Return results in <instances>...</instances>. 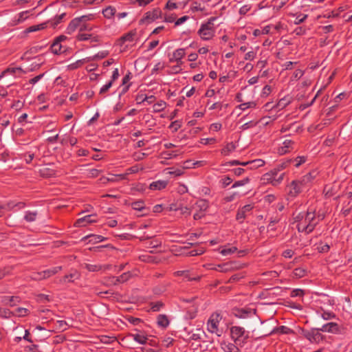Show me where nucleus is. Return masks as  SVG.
Wrapping results in <instances>:
<instances>
[{
    "label": "nucleus",
    "instance_id": "obj_1",
    "mask_svg": "<svg viewBox=\"0 0 352 352\" xmlns=\"http://www.w3.org/2000/svg\"><path fill=\"white\" fill-rule=\"evenodd\" d=\"M324 218V214H317L315 210L311 209L306 212H300L294 217L298 231L306 234L312 232Z\"/></svg>",
    "mask_w": 352,
    "mask_h": 352
},
{
    "label": "nucleus",
    "instance_id": "obj_2",
    "mask_svg": "<svg viewBox=\"0 0 352 352\" xmlns=\"http://www.w3.org/2000/svg\"><path fill=\"white\" fill-rule=\"evenodd\" d=\"M216 17H210L207 21L202 23L197 31L198 35L203 41H210L213 38L216 32L214 21Z\"/></svg>",
    "mask_w": 352,
    "mask_h": 352
},
{
    "label": "nucleus",
    "instance_id": "obj_3",
    "mask_svg": "<svg viewBox=\"0 0 352 352\" xmlns=\"http://www.w3.org/2000/svg\"><path fill=\"white\" fill-rule=\"evenodd\" d=\"M283 168V165H281L280 167L275 168L265 173L261 178L263 183L270 184L274 186L279 185L283 182L285 176L284 173L279 174L280 170Z\"/></svg>",
    "mask_w": 352,
    "mask_h": 352
},
{
    "label": "nucleus",
    "instance_id": "obj_4",
    "mask_svg": "<svg viewBox=\"0 0 352 352\" xmlns=\"http://www.w3.org/2000/svg\"><path fill=\"white\" fill-rule=\"evenodd\" d=\"M230 336L236 344L245 343L249 338L248 332L239 326H233L230 328Z\"/></svg>",
    "mask_w": 352,
    "mask_h": 352
},
{
    "label": "nucleus",
    "instance_id": "obj_5",
    "mask_svg": "<svg viewBox=\"0 0 352 352\" xmlns=\"http://www.w3.org/2000/svg\"><path fill=\"white\" fill-rule=\"evenodd\" d=\"M222 318L218 313H213L207 322V330L211 333L221 336L222 331L219 329V326Z\"/></svg>",
    "mask_w": 352,
    "mask_h": 352
},
{
    "label": "nucleus",
    "instance_id": "obj_6",
    "mask_svg": "<svg viewBox=\"0 0 352 352\" xmlns=\"http://www.w3.org/2000/svg\"><path fill=\"white\" fill-rule=\"evenodd\" d=\"M160 18H162V11L159 8H156L146 12L140 20V24H150Z\"/></svg>",
    "mask_w": 352,
    "mask_h": 352
},
{
    "label": "nucleus",
    "instance_id": "obj_7",
    "mask_svg": "<svg viewBox=\"0 0 352 352\" xmlns=\"http://www.w3.org/2000/svg\"><path fill=\"white\" fill-rule=\"evenodd\" d=\"M239 267L235 262H228L223 264H219L211 267V270H216L220 272H228L234 270L239 269Z\"/></svg>",
    "mask_w": 352,
    "mask_h": 352
},
{
    "label": "nucleus",
    "instance_id": "obj_8",
    "mask_svg": "<svg viewBox=\"0 0 352 352\" xmlns=\"http://www.w3.org/2000/svg\"><path fill=\"white\" fill-rule=\"evenodd\" d=\"M61 269L62 267L60 266H58L52 267V269L44 270L41 272L35 274L33 276V278L35 280H41L49 278L52 275L58 273L59 271L61 270Z\"/></svg>",
    "mask_w": 352,
    "mask_h": 352
},
{
    "label": "nucleus",
    "instance_id": "obj_9",
    "mask_svg": "<svg viewBox=\"0 0 352 352\" xmlns=\"http://www.w3.org/2000/svg\"><path fill=\"white\" fill-rule=\"evenodd\" d=\"M288 188V195L292 197H297L302 190L303 188L301 186L300 182L296 180H293L287 186Z\"/></svg>",
    "mask_w": 352,
    "mask_h": 352
},
{
    "label": "nucleus",
    "instance_id": "obj_10",
    "mask_svg": "<svg viewBox=\"0 0 352 352\" xmlns=\"http://www.w3.org/2000/svg\"><path fill=\"white\" fill-rule=\"evenodd\" d=\"M134 331L135 333H129L128 336L133 338L134 341L140 344H146L148 340L147 334L145 332L140 331L137 329H134Z\"/></svg>",
    "mask_w": 352,
    "mask_h": 352
},
{
    "label": "nucleus",
    "instance_id": "obj_11",
    "mask_svg": "<svg viewBox=\"0 0 352 352\" xmlns=\"http://www.w3.org/2000/svg\"><path fill=\"white\" fill-rule=\"evenodd\" d=\"M319 329H314L305 334V338L311 343H319L323 340V336Z\"/></svg>",
    "mask_w": 352,
    "mask_h": 352
},
{
    "label": "nucleus",
    "instance_id": "obj_12",
    "mask_svg": "<svg viewBox=\"0 0 352 352\" xmlns=\"http://www.w3.org/2000/svg\"><path fill=\"white\" fill-rule=\"evenodd\" d=\"M96 214H88L83 217L79 218L74 223V226L76 227H85L88 224L97 222V219H96Z\"/></svg>",
    "mask_w": 352,
    "mask_h": 352
},
{
    "label": "nucleus",
    "instance_id": "obj_13",
    "mask_svg": "<svg viewBox=\"0 0 352 352\" xmlns=\"http://www.w3.org/2000/svg\"><path fill=\"white\" fill-rule=\"evenodd\" d=\"M318 175L316 170H312L307 174L302 176L300 179H298L303 188H307L311 185Z\"/></svg>",
    "mask_w": 352,
    "mask_h": 352
},
{
    "label": "nucleus",
    "instance_id": "obj_14",
    "mask_svg": "<svg viewBox=\"0 0 352 352\" xmlns=\"http://www.w3.org/2000/svg\"><path fill=\"white\" fill-rule=\"evenodd\" d=\"M185 55L186 51L184 48L177 49L173 52L171 57L169 58V62L176 63L178 65H182V58L185 56Z\"/></svg>",
    "mask_w": 352,
    "mask_h": 352
},
{
    "label": "nucleus",
    "instance_id": "obj_15",
    "mask_svg": "<svg viewBox=\"0 0 352 352\" xmlns=\"http://www.w3.org/2000/svg\"><path fill=\"white\" fill-rule=\"evenodd\" d=\"M294 142L292 140H285L282 144L278 148V153L280 155H285L287 153L291 152L294 148Z\"/></svg>",
    "mask_w": 352,
    "mask_h": 352
},
{
    "label": "nucleus",
    "instance_id": "obj_16",
    "mask_svg": "<svg viewBox=\"0 0 352 352\" xmlns=\"http://www.w3.org/2000/svg\"><path fill=\"white\" fill-rule=\"evenodd\" d=\"M85 16H80L76 17L74 19H72L70 23H69L66 32L68 34H73L78 28H80L81 23H82L83 18Z\"/></svg>",
    "mask_w": 352,
    "mask_h": 352
},
{
    "label": "nucleus",
    "instance_id": "obj_17",
    "mask_svg": "<svg viewBox=\"0 0 352 352\" xmlns=\"http://www.w3.org/2000/svg\"><path fill=\"white\" fill-rule=\"evenodd\" d=\"M321 331L327 332L334 334H338L340 333L339 325L336 322H328L319 328Z\"/></svg>",
    "mask_w": 352,
    "mask_h": 352
},
{
    "label": "nucleus",
    "instance_id": "obj_18",
    "mask_svg": "<svg viewBox=\"0 0 352 352\" xmlns=\"http://www.w3.org/2000/svg\"><path fill=\"white\" fill-rule=\"evenodd\" d=\"M31 10H25L21 12L12 19L10 22L11 25L14 26L23 23L29 18V14Z\"/></svg>",
    "mask_w": 352,
    "mask_h": 352
},
{
    "label": "nucleus",
    "instance_id": "obj_19",
    "mask_svg": "<svg viewBox=\"0 0 352 352\" xmlns=\"http://www.w3.org/2000/svg\"><path fill=\"white\" fill-rule=\"evenodd\" d=\"M253 208L251 204H247L239 209L236 213V219L240 222H243L246 217V213L250 212Z\"/></svg>",
    "mask_w": 352,
    "mask_h": 352
},
{
    "label": "nucleus",
    "instance_id": "obj_20",
    "mask_svg": "<svg viewBox=\"0 0 352 352\" xmlns=\"http://www.w3.org/2000/svg\"><path fill=\"white\" fill-rule=\"evenodd\" d=\"M77 39L80 41L90 40L91 42H98L100 41L99 36L90 33H78Z\"/></svg>",
    "mask_w": 352,
    "mask_h": 352
},
{
    "label": "nucleus",
    "instance_id": "obj_21",
    "mask_svg": "<svg viewBox=\"0 0 352 352\" xmlns=\"http://www.w3.org/2000/svg\"><path fill=\"white\" fill-rule=\"evenodd\" d=\"M238 344L228 342H222L221 343V349L224 352H241L240 349L237 346Z\"/></svg>",
    "mask_w": 352,
    "mask_h": 352
},
{
    "label": "nucleus",
    "instance_id": "obj_22",
    "mask_svg": "<svg viewBox=\"0 0 352 352\" xmlns=\"http://www.w3.org/2000/svg\"><path fill=\"white\" fill-rule=\"evenodd\" d=\"M175 276H183L184 280L188 281L199 280L200 277L199 276H192L189 270L177 271L174 273Z\"/></svg>",
    "mask_w": 352,
    "mask_h": 352
},
{
    "label": "nucleus",
    "instance_id": "obj_23",
    "mask_svg": "<svg viewBox=\"0 0 352 352\" xmlns=\"http://www.w3.org/2000/svg\"><path fill=\"white\" fill-rule=\"evenodd\" d=\"M293 100V98L290 95H287L283 98H280L277 104H276V108L278 110L285 109L287 106H288Z\"/></svg>",
    "mask_w": 352,
    "mask_h": 352
},
{
    "label": "nucleus",
    "instance_id": "obj_24",
    "mask_svg": "<svg viewBox=\"0 0 352 352\" xmlns=\"http://www.w3.org/2000/svg\"><path fill=\"white\" fill-rule=\"evenodd\" d=\"M1 302L5 305L14 306L19 302V298L17 296H4L1 297Z\"/></svg>",
    "mask_w": 352,
    "mask_h": 352
},
{
    "label": "nucleus",
    "instance_id": "obj_25",
    "mask_svg": "<svg viewBox=\"0 0 352 352\" xmlns=\"http://www.w3.org/2000/svg\"><path fill=\"white\" fill-rule=\"evenodd\" d=\"M168 184V182L165 180H157L155 182H153L150 186L149 188L152 190H160L166 187Z\"/></svg>",
    "mask_w": 352,
    "mask_h": 352
},
{
    "label": "nucleus",
    "instance_id": "obj_26",
    "mask_svg": "<svg viewBox=\"0 0 352 352\" xmlns=\"http://www.w3.org/2000/svg\"><path fill=\"white\" fill-rule=\"evenodd\" d=\"M157 324L159 327L166 329L169 326L170 320L165 314H160L157 318Z\"/></svg>",
    "mask_w": 352,
    "mask_h": 352
},
{
    "label": "nucleus",
    "instance_id": "obj_27",
    "mask_svg": "<svg viewBox=\"0 0 352 352\" xmlns=\"http://www.w3.org/2000/svg\"><path fill=\"white\" fill-rule=\"evenodd\" d=\"M208 207V201L206 199H199L195 203V209L201 212H205Z\"/></svg>",
    "mask_w": 352,
    "mask_h": 352
},
{
    "label": "nucleus",
    "instance_id": "obj_28",
    "mask_svg": "<svg viewBox=\"0 0 352 352\" xmlns=\"http://www.w3.org/2000/svg\"><path fill=\"white\" fill-rule=\"evenodd\" d=\"M132 276V274L130 272H124L118 277H112L113 280V283L116 285L118 283H124L129 280Z\"/></svg>",
    "mask_w": 352,
    "mask_h": 352
},
{
    "label": "nucleus",
    "instance_id": "obj_29",
    "mask_svg": "<svg viewBox=\"0 0 352 352\" xmlns=\"http://www.w3.org/2000/svg\"><path fill=\"white\" fill-rule=\"evenodd\" d=\"M85 239H89V243H96L104 241L106 238L101 235L89 234L82 239V241Z\"/></svg>",
    "mask_w": 352,
    "mask_h": 352
},
{
    "label": "nucleus",
    "instance_id": "obj_30",
    "mask_svg": "<svg viewBox=\"0 0 352 352\" xmlns=\"http://www.w3.org/2000/svg\"><path fill=\"white\" fill-rule=\"evenodd\" d=\"M47 23H42L38 25H32L28 28H26L24 31L25 34H28L30 32H34L39 30H42L47 27Z\"/></svg>",
    "mask_w": 352,
    "mask_h": 352
},
{
    "label": "nucleus",
    "instance_id": "obj_31",
    "mask_svg": "<svg viewBox=\"0 0 352 352\" xmlns=\"http://www.w3.org/2000/svg\"><path fill=\"white\" fill-rule=\"evenodd\" d=\"M236 149V145L234 142H231L228 143L221 151L222 155L227 156L229 155Z\"/></svg>",
    "mask_w": 352,
    "mask_h": 352
},
{
    "label": "nucleus",
    "instance_id": "obj_32",
    "mask_svg": "<svg viewBox=\"0 0 352 352\" xmlns=\"http://www.w3.org/2000/svg\"><path fill=\"white\" fill-rule=\"evenodd\" d=\"M39 173L40 175L44 177H51L56 175L54 170L47 166H43L39 170Z\"/></svg>",
    "mask_w": 352,
    "mask_h": 352
},
{
    "label": "nucleus",
    "instance_id": "obj_33",
    "mask_svg": "<svg viewBox=\"0 0 352 352\" xmlns=\"http://www.w3.org/2000/svg\"><path fill=\"white\" fill-rule=\"evenodd\" d=\"M135 36L136 32L135 30L130 31L120 38V41L122 43H124L125 42H133L135 40Z\"/></svg>",
    "mask_w": 352,
    "mask_h": 352
},
{
    "label": "nucleus",
    "instance_id": "obj_34",
    "mask_svg": "<svg viewBox=\"0 0 352 352\" xmlns=\"http://www.w3.org/2000/svg\"><path fill=\"white\" fill-rule=\"evenodd\" d=\"M37 215L38 212L36 211L28 210L25 212L24 219L27 222H33L36 221Z\"/></svg>",
    "mask_w": 352,
    "mask_h": 352
},
{
    "label": "nucleus",
    "instance_id": "obj_35",
    "mask_svg": "<svg viewBox=\"0 0 352 352\" xmlns=\"http://www.w3.org/2000/svg\"><path fill=\"white\" fill-rule=\"evenodd\" d=\"M237 251V248L235 246L227 247L226 245L221 248L220 253L223 256H228L235 253Z\"/></svg>",
    "mask_w": 352,
    "mask_h": 352
},
{
    "label": "nucleus",
    "instance_id": "obj_36",
    "mask_svg": "<svg viewBox=\"0 0 352 352\" xmlns=\"http://www.w3.org/2000/svg\"><path fill=\"white\" fill-rule=\"evenodd\" d=\"M116 10L112 6H108L102 10L104 16L107 19H111L116 14Z\"/></svg>",
    "mask_w": 352,
    "mask_h": 352
},
{
    "label": "nucleus",
    "instance_id": "obj_37",
    "mask_svg": "<svg viewBox=\"0 0 352 352\" xmlns=\"http://www.w3.org/2000/svg\"><path fill=\"white\" fill-rule=\"evenodd\" d=\"M82 266L84 268L91 272H99L102 270V265L84 263Z\"/></svg>",
    "mask_w": 352,
    "mask_h": 352
},
{
    "label": "nucleus",
    "instance_id": "obj_38",
    "mask_svg": "<svg viewBox=\"0 0 352 352\" xmlns=\"http://www.w3.org/2000/svg\"><path fill=\"white\" fill-rule=\"evenodd\" d=\"M256 102L255 101H250L248 102H243L240 104L237 108L241 111H245L248 109H255L256 107Z\"/></svg>",
    "mask_w": 352,
    "mask_h": 352
},
{
    "label": "nucleus",
    "instance_id": "obj_39",
    "mask_svg": "<svg viewBox=\"0 0 352 352\" xmlns=\"http://www.w3.org/2000/svg\"><path fill=\"white\" fill-rule=\"evenodd\" d=\"M19 73H24L21 67H10L3 72L0 76H3L6 74H17Z\"/></svg>",
    "mask_w": 352,
    "mask_h": 352
},
{
    "label": "nucleus",
    "instance_id": "obj_40",
    "mask_svg": "<svg viewBox=\"0 0 352 352\" xmlns=\"http://www.w3.org/2000/svg\"><path fill=\"white\" fill-rule=\"evenodd\" d=\"M265 165V161L261 159H256L250 161V168L255 169Z\"/></svg>",
    "mask_w": 352,
    "mask_h": 352
},
{
    "label": "nucleus",
    "instance_id": "obj_41",
    "mask_svg": "<svg viewBox=\"0 0 352 352\" xmlns=\"http://www.w3.org/2000/svg\"><path fill=\"white\" fill-rule=\"evenodd\" d=\"M294 17H295V20L294 21V24L298 25L303 23L307 18L308 15L305 14H292Z\"/></svg>",
    "mask_w": 352,
    "mask_h": 352
},
{
    "label": "nucleus",
    "instance_id": "obj_42",
    "mask_svg": "<svg viewBox=\"0 0 352 352\" xmlns=\"http://www.w3.org/2000/svg\"><path fill=\"white\" fill-rule=\"evenodd\" d=\"M56 329L60 331H65L69 327L68 323L65 320H57L56 322Z\"/></svg>",
    "mask_w": 352,
    "mask_h": 352
},
{
    "label": "nucleus",
    "instance_id": "obj_43",
    "mask_svg": "<svg viewBox=\"0 0 352 352\" xmlns=\"http://www.w3.org/2000/svg\"><path fill=\"white\" fill-rule=\"evenodd\" d=\"M65 15V13H62L59 15L56 16L54 19H52L51 21H50L47 23H50L52 27L55 28L58 24L61 23Z\"/></svg>",
    "mask_w": 352,
    "mask_h": 352
},
{
    "label": "nucleus",
    "instance_id": "obj_44",
    "mask_svg": "<svg viewBox=\"0 0 352 352\" xmlns=\"http://www.w3.org/2000/svg\"><path fill=\"white\" fill-rule=\"evenodd\" d=\"M306 270L302 267H298L294 270L293 275L294 277L300 278L306 275Z\"/></svg>",
    "mask_w": 352,
    "mask_h": 352
},
{
    "label": "nucleus",
    "instance_id": "obj_45",
    "mask_svg": "<svg viewBox=\"0 0 352 352\" xmlns=\"http://www.w3.org/2000/svg\"><path fill=\"white\" fill-rule=\"evenodd\" d=\"M320 316L324 320H329L336 318V315L333 312L329 311H323Z\"/></svg>",
    "mask_w": 352,
    "mask_h": 352
},
{
    "label": "nucleus",
    "instance_id": "obj_46",
    "mask_svg": "<svg viewBox=\"0 0 352 352\" xmlns=\"http://www.w3.org/2000/svg\"><path fill=\"white\" fill-rule=\"evenodd\" d=\"M166 107V103L164 101L160 100L153 105L154 112H160L163 111Z\"/></svg>",
    "mask_w": 352,
    "mask_h": 352
},
{
    "label": "nucleus",
    "instance_id": "obj_47",
    "mask_svg": "<svg viewBox=\"0 0 352 352\" xmlns=\"http://www.w3.org/2000/svg\"><path fill=\"white\" fill-rule=\"evenodd\" d=\"M150 306L153 311H159L164 307V303L162 301L152 302Z\"/></svg>",
    "mask_w": 352,
    "mask_h": 352
},
{
    "label": "nucleus",
    "instance_id": "obj_48",
    "mask_svg": "<svg viewBox=\"0 0 352 352\" xmlns=\"http://www.w3.org/2000/svg\"><path fill=\"white\" fill-rule=\"evenodd\" d=\"M100 340L102 343L109 344L116 342V338L114 336H102Z\"/></svg>",
    "mask_w": 352,
    "mask_h": 352
},
{
    "label": "nucleus",
    "instance_id": "obj_49",
    "mask_svg": "<svg viewBox=\"0 0 352 352\" xmlns=\"http://www.w3.org/2000/svg\"><path fill=\"white\" fill-rule=\"evenodd\" d=\"M131 206L133 210L138 211H142L145 208L144 202L143 201H135L132 203Z\"/></svg>",
    "mask_w": 352,
    "mask_h": 352
},
{
    "label": "nucleus",
    "instance_id": "obj_50",
    "mask_svg": "<svg viewBox=\"0 0 352 352\" xmlns=\"http://www.w3.org/2000/svg\"><path fill=\"white\" fill-rule=\"evenodd\" d=\"M83 65L82 61L81 59L76 60V62L71 63L67 65L68 70H74L76 69Z\"/></svg>",
    "mask_w": 352,
    "mask_h": 352
},
{
    "label": "nucleus",
    "instance_id": "obj_51",
    "mask_svg": "<svg viewBox=\"0 0 352 352\" xmlns=\"http://www.w3.org/2000/svg\"><path fill=\"white\" fill-rule=\"evenodd\" d=\"M316 249H317L318 252H319L320 253H324V252H327L329 250L330 246L327 243H320L317 245Z\"/></svg>",
    "mask_w": 352,
    "mask_h": 352
},
{
    "label": "nucleus",
    "instance_id": "obj_52",
    "mask_svg": "<svg viewBox=\"0 0 352 352\" xmlns=\"http://www.w3.org/2000/svg\"><path fill=\"white\" fill-rule=\"evenodd\" d=\"M12 316V312L6 308H1L0 317L3 318H9Z\"/></svg>",
    "mask_w": 352,
    "mask_h": 352
},
{
    "label": "nucleus",
    "instance_id": "obj_53",
    "mask_svg": "<svg viewBox=\"0 0 352 352\" xmlns=\"http://www.w3.org/2000/svg\"><path fill=\"white\" fill-rule=\"evenodd\" d=\"M272 91V87L270 85H265L261 93V96L262 98L267 97Z\"/></svg>",
    "mask_w": 352,
    "mask_h": 352
},
{
    "label": "nucleus",
    "instance_id": "obj_54",
    "mask_svg": "<svg viewBox=\"0 0 352 352\" xmlns=\"http://www.w3.org/2000/svg\"><path fill=\"white\" fill-rule=\"evenodd\" d=\"M29 314V310L26 308L19 307L15 310V314L19 317L25 316Z\"/></svg>",
    "mask_w": 352,
    "mask_h": 352
},
{
    "label": "nucleus",
    "instance_id": "obj_55",
    "mask_svg": "<svg viewBox=\"0 0 352 352\" xmlns=\"http://www.w3.org/2000/svg\"><path fill=\"white\" fill-rule=\"evenodd\" d=\"M126 177V174H118V175H111V177L108 178L109 182H116L118 180L124 179Z\"/></svg>",
    "mask_w": 352,
    "mask_h": 352
},
{
    "label": "nucleus",
    "instance_id": "obj_56",
    "mask_svg": "<svg viewBox=\"0 0 352 352\" xmlns=\"http://www.w3.org/2000/svg\"><path fill=\"white\" fill-rule=\"evenodd\" d=\"M307 161V157L305 156H298L294 160V162H295L294 166L298 168L301 164H304Z\"/></svg>",
    "mask_w": 352,
    "mask_h": 352
},
{
    "label": "nucleus",
    "instance_id": "obj_57",
    "mask_svg": "<svg viewBox=\"0 0 352 352\" xmlns=\"http://www.w3.org/2000/svg\"><path fill=\"white\" fill-rule=\"evenodd\" d=\"M168 169H169L168 173L170 175H173L175 176H181L184 174V170L182 168H170Z\"/></svg>",
    "mask_w": 352,
    "mask_h": 352
},
{
    "label": "nucleus",
    "instance_id": "obj_58",
    "mask_svg": "<svg viewBox=\"0 0 352 352\" xmlns=\"http://www.w3.org/2000/svg\"><path fill=\"white\" fill-rule=\"evenodd\" d=\"M204 252H205V249L203 248H200L197 249V250H190L188 254L190 256H195L201 255Z\"/></svg>",
    "mask_w": 352,
    "mask_h": 352
},
{
    "label": "nucleus",
    "instance_id": "obj_59",
    "mask_svg": "<svg viewBox=\"0 0 352 352\" xmlns=\"http://www.w3.org/2000/svg\"><path fill=\"white\" fill-rule=\"evenodd\" d=\"M305 294L304 290L301 289H294L291 292V297H298V296H303Z\"/></svg>",
    "mask_w": 352,
    "mask_h": 352
},
{
    "label": "nucleus",
    "instance_id": "obj_60",
    "mask_svg": "<svg viewBox=\"0 0 352 352\" xmlns=\"http://www.w3.org/2000/svg\"><path fill=\"white\" fill-rule=\"evenodd\" d=\"M250 182V179L248 177L244 178L242 180L235 182L233 185L232 186V188H236L239 186H244L245 184H248Z\"/></svg>",
    "mask_w": 352,
    "mask_h": 352
},
{
    "label": "nucleus",
    "instance_id": "obj_61",
    "mask_svg": "<svg viewBox=\"0 0 352 352\" xmlns=\"http://www.w3.org/2000/svg\"><path fill=\"white\" fill-rule=\"evenodd\" d=\"M52 48L53 52L55 54H58L61 52V45L60 43H58L56 41H54L53 45L52 46Z\"/></svg>",
    "mask_w": 352,
    "mask_h": 352
},
{
    "label": "nucleus",
    "instance_id": "obj_62",
    "mask_svg": "<svg viewBox=\"0 0 352 352\" xmlns=\"http://www.w3.org/2000/svg\"><path fill=\"white\" fill-rule=\"evenodd\" d=\"M107 51H101L94 55L95 60H101L108 56Z\"/></svg>",
    "mask_w": 352,
    "mask_h": 352
},
{
    "label": "nucleus",
    "instance_id": "obj_63",
    "mask_svg": "<svg viewBox=\"0 0 352 352\" xmlns=\"http://www.w3.org/2000/svg\"><path fill=\"white\" fill-rule=\"evenodd\" d=\"M112 81H109L107 83H106L104 85H103L100 89V94H105L112 86Z\"/></svg>",
    "mask_w": 352,
    "mask_h": 352
},
{
    "label": "nucleus",
    "instance_id": "obj_64",
    "mask_svg": "<svg viewBox=\"0 0 352 352\" xmlns=\"http://www.w3.org/2000/svg\"><path fill=\"white\" fill-rule=\"evenodd\" d=\"M237 195H238V193L236 192H232L230 195H227L223 197V201L225 202H230V201H233Z\"/></svg>",
    "mask_w": 352,
    "mask_h": 352
}]
</instances>
